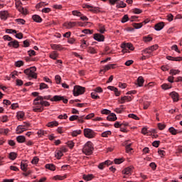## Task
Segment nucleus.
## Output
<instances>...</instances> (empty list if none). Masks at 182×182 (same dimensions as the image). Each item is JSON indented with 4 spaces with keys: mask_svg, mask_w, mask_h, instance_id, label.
I'll use <instances>...</instances> for the list:
<instances>
[{
    "mask_svg": "<svg viewBox=\"0 0 182 182\" xmlns=\"http://www.w3.org/2000/svg\"><path fill=\"white\" fill-rule=\"evenodd\" d=\"M4 41H8V46L9 48H14V49H18L19 48V42L16 40H14L12 37L6 35L3 36Z\"/></svg>",
    "mask_w": 182,
    "mask_h": 182,
    "instance_id": "1",
    "label": "nucleus"
},
{
    "mask_svg": "<svg viewBox=\"0 0 182 182\" xmlns=\"http://www.w3.org/2000/svg\"><path fill=\"white\" fill-rule=\"evenodd\" d=\"M36 67H31L24 70V73L27 77L31 80V79H38V74H36Z\"/></svg>",
    "mask_w": 182,
    "mask_h": 182,
    "instance_id": "2",
    "label": "nucleus"
},
{
    "mask_svg": "<svg viewBox=\"0 0 182 182\" xmlns=\"http://www.w3.org/2000/svg\"><path fill=\"white\" fill-rule=\"evenodd\" d=\"M93 143H92V141H87L84 147L82 149V152L84 153V154H85L86 156H90V154H92V153H93Z\"/></svg>",
    "mask_w": 182,
    "mask_h": 182,
    "instance_id": "3",
    "label": "nucleus"
},
{
    "mask_svg": "<svg viewBox=\"0 0 182 182\" xmlns=\"http://www.w3.org/2000/svg\"><path fill=\"white\" fill-rule=\"evenodd\" d=\"M86 91V88L85 87H82L80 85H75L74 86V89L73 91V96H80V95H83L85 92Z\"/></svg>",
    "mask_w": 182,
    "mask_h": 182,
    "instance_id": "4",
    "label": "nucleus"
},
{
    "mask_svg": "<svg viewBox=\"0 0 182 182\" xmlns=\"http://www.w3.org/2000/svg\"><path fill=\"white\" fill-rule=\"evenodd\" d=\"M109 5L114 6L116 5V7L119 8H126L127 4L126 3H124L122 0H108Z\"/></svg>",
    "mask_w": 182,
    "mask_h": 182,
    "instance_id": "5",
    "label": "nucleus"
},
{
    "mask_svg": "<svg viewBox=\"0 0 182 182\" xmlns=\"http://www.w3.org/2000/svg\"><path fill=\"white\" fill-rule=\"evenodd\" d=\"M15 2L16 8L18 9V12H21L23 15H26V14H28V10L22 7V2H21V0H15Z\"/></svg>",
    "mask_w": 182,
    "mask_h": 182,
    "instance_id": "6",
    "label": "nucleus"
},
{
    "mask_svg": "<svg viewBox=\"0 0 182 182\" xmlns=\"http://www.w3.org/2000/svg\"><path fill=\"white\" fill-rule=\"evenodd\" d=\"M84 136L87 139H93L96 136V133H95L93 129L86 128L84 129Z\"/></svg>",
    "mask_w": 182,
    "mask_h": 182,
    "instance_id": "7",
    "label": "nucleus"
},
{
    "mask_svg": "<svg viewBox=\"0 0 182 182\" xmlns=\"http://www.w3.org/2000/svg\"><path fill=\"white\" fill-rule=\"evenodd\" d=\"M26 130H28L27 127L21 124L17 127L16 132L17 134H22V133H23V132H26Z\"/></svg>",
    "mask_w": 182,
    "mask_h": 182,
    "instance_id": "8",
    "label": "nucleus"
},
{
    "mask_svg": "<svg viewBox=\"0 0 182 182\" xmlns=\"http://www.w3.org/2000/svg\"><path fill=\"white\" fill-rule=\"evenodd\" d=\"M132 96H124V97H122L121 99L119 100V103L121 105H124V103H126V102H132Z\"/></svg>",
    "mask_w": 182,
    "mask_h": 182,
    "instance_id": "9",
    "label": "nucleus"
},
{
    "mask_svg": "<svg viewBox=\"0 0 182 182\" xmlns=\"http://www.w3.org/2000/svg\"><path fill=\"white\" fill-rule=\"evenodd\" d=\"M114 64H108L107 65L104 66V69L100 70V73H102V72L105 73V72H107V70H110V69H114Z\"/></svg>",
    "mask_w": 182,
    "mask_h": 182,
    "instance_id": "10",
    "label": "nucleus"
},
{
    "mask_svg": "<svg viewBox=\"0 0 182 182\" xmlns=\"http://www.w3.org/2000/svg\"><path fill=\"white\" fill-rule=\"evenodd\" d=\"M94 39L97 42H105V36L102 34L96 33L94 35Z\"/></svg>",
    "mask_w": 182,
    "mask_h": 182,
    "instance_id": "11",
    "label": "nucleus"
},
{
    "mask_svg": "<svg viewBox=\"0 0 182 182\" xmlns=\"http://www.w3.org/2000/svg\"><path fill=\"white\" fill-rule=\"evenodd\" d=\"M63 26H65V28H66L67 29H72V28H75V26H76V22L75 21L67 22L63 24Z\"/></svg>",
    "mask_w": 182,
    "mask_h": 182,
    "instance_id": "12",
    "label": "nucleus"
},
{
    "mask_svg": "<svg viewBox=\"0 0 182 182\" xmlns=\"http://www.w3.org/2000/svg\"><path fill=\"white\" fill-rule=\"evenodd\" d=\"M20 166H21V170H22V171H28V161L26 160L21 161Z\"/></svg>",
    "mask_w": 182,
    "mask_h": 182,
    "instance_id": "13",
    "label": "nucleus"
},
{
    "mask_svg": "<svg viewBox=\"0 0 182 182\" xmlns=\"http://www.w3.org/2000/svg\"><path fill=\"white\" fill-rule=\"evenodd\" d=\"M8 16H9V14H8V11H0V18L3 21H6L8 19Z\"/></svg>",
    "mask_w": 182,
    "mask_h": 182,
    "instance_id": "14",
    "label": "nucleus"
},
{
    "mask_svg": "<svg viewBox=\"0 0 182 182\" xmlns=\"http://www.w3.org/2000/svg\"><path fill=\"white\" fill-rule=\"evenodd\" d=\"M38 105H42V96H38L34 99L33 105L38 106Z\"/></svg>",
    "mask_w": 182,
    "mask_h": 182,
    "instance_id": "15",
    "label": "nucleus"
},
{
    "mask_svg": "<svg viewBox=\"0 0 182 182\" xmlns=\"http://www.w3.org/2000/svg\"><path fill=\"white\" fill-rule=\"evenodd\" d=\"M121 48H127L129 50H134V46L130 43H124L121 45Z\"/></svg>",
    "mask_w": 182,
    "mask_h": 182,
    "instance_id": "16",
    "label": "nucleus"
},
{
    "mask_svg": "<svg viewBox=\"0 0 182 182\" xmlns=\"http://www.w3.org/2000/svg\"><path fill=\"white\" fill-rule=\"evenodd\" d=\"M43 110H44V108L43 107V105H33V112H41Z\"/></svg>",
    "mask_w": 182,
    "mask_h": 182,
    "instance_id": "17",
    "label": "nucleus"
},
{
    "mask_svg": "<svg viewBox=\"0 0 182 182\" xmlns=\"http://www.w3.org/2000/svg\"><path fill=\"white\" fill-rule=\"evenodd\" d=\"M171 97L173 99V102H178L179 95L176 91H173L170 93Z\"/></svg>",
    "mask_w": 182,
    "mask_h": 182,
    "instance_id": "18",
    "label": "nucleus"
},
{
    "mask_svg": "<svg viewBox=\"0 0 182 182\" xmlns=\"http://www.w3.org/2000/svg\"><path fill=\"white\" fill-rule=\"evenodd\" d=\"M125 144V149H126V153L130 154L132 153V150H133V149H132V147H130V146H132V143H129V141H126L124 142Z\"/></svg>",
    "mask_w": 182,
    "mask_h": 182,
    "instance_id": "19",
    "label": "nucleus"
},
{
    "mask_svg": "<svg viewBox=\"0 0 182 182\" xmlns=\"http://www.w3.org/2000/svg\"><path fill=\"white\" fill-rule=\"evenodd\" d=\"M166 59L168 60H173L174 62H181V60H182L181 57H173V56H170V55L166 56Z\"/></svg>",
    "mask_w": 182,
    "mask_h": 182,
    "instance_id": "20",
    "label": "nucleus"
},
{
    "mask_svg": "<svg viewBox=\"0 0 182 182\" xmlns=\"http://www.w3.org/2000/svg\"><path fill=\"white\" fill-rule=\"evenodd\" d=\"M107 89L109 90H112V92H114L115 96H120V91L117 87H114L113 86H108Z\"/></svg>",
    "mask_w": 182,
    "mask_h": 182,
    "instance_id": "21",
    "label": "nucleus"
},
{
    "mask_svg": "<svg viewBox=\"0 0 182 182\" xmlns=\"http://www.w3.org/2000/svg\"><path fill=\"white\" fill-rule=\"evenodd\" d=\"M107 119L109 120V122H114L117 120V117H116V114L111 113L107 116Z\"/></svg>",
    "mask_w": 182,
    "mask_h": 182,
    "instance_id": "22",
    "label": "nucleus"
},
{
    "mask_svg": "<svg viewBox=\"0 0 182 182\" xmlns=\"http://www.w3.org/2000/svg\"><path fill=\"white\" fill-rule=\"evenodd\" d=\"M132 171H133V168L129 166V167L125 168L122 171V173H123L125 176H129V174H132Z\"/></svg>",
    "mask_w": 182,
    "mask_h": 182,
    "instance_id": "23",
    "label": "nucleus"
},
{
    "mask_svg": "<svg viewBox=\"0 0 182 182\" xmlns=\"http://www.w3.org/2000/svg\"><path fill=\"white\" fill-rule=\"evenodd\" d=\"M51 48L53 50H63V48L60 44H51Z\"/></svg>",
    "mask_w": 182,
    "mask_h": 182,
    "instance_id": "24",
    "label": "nucleus"
},
{
    "mask_svg": "<svg viewBox=\"0 0 182 182\" xmlns=\"http://www.w3.org/2000/svg\"><path fill=\"white\" fill-rule=\"evenodd\" d=\"M63 99V96L55 95L50 98V102H60Z\"/></svg>",
    "mask_w": 182,
    "mask_h": 182,
    "instance_id": "25",
    "label": "nucleus"
},
{
    "mask_svg": "<svg viewBox=\"0 0 182 182\" xmlns=\"http://www.w3.org/2000/svg\"><path fill=\"white\" fill-rule=\"evenodd\" d=\"M164 28V22H159L157 24L155 25V31H161Z\"/></svg>",
    "mask_w": 182,
    "mask_h": 182,
    "instance_id": "26",
    "label": "nucleus"
},
{
    "mask_svg": "<svg viewBox=\"0 0 182 182\" xmlns=\"http://www.w3.org/2000/svg\"><path fill=\"white\" fill-rule=\"evenodd\" d=\"M32 19L34 21V22H37V23H41V22H42V18L39 15H33L32 16Z\"/></svg>",
    "mask_w": 182,
    "mask_h": 182,
    "instance_id": "27",
    "label": "nucleus"
},
{
    "mask_svg": "<svg viewBox=\"0 0 182 182\" xmlns=\"http://www.w3.org/2000/svg\"><path fill=\"white\" fill-rule=\"evenodd\" d=\"M59 126V122L58 121H52L47 124L48 127H56Z\"/></svg>",
    "mask_w": 182,
    "mask_h": 182,
    "instance_id": "28",
    "label": "nucleus"
},
{
    "mask_svg": "<svg viewBox=\"0 0 182 182\" xmlns=\"http://www.w3.org/2000/svg\"><path fill=\"white\" fill-rule=\"evenodd\" d=\"M144 84V79L143 77L140 76L137 79V85L139 87H141Z\"/></svg>",
    "mask_w": 182,
    "mask_h": 182,
    "instance_id": "29",
    "label": "nucleus"
},
{
    "mask_svg": "<svg viewBox=\"0 0 182 182\" xmlns=\"http://www.w3.org/2000/svg\"><path fill=\"white\" fill-rule=\"evenodd\" d=\"M26 140V138H25V136L20 135L16 137V141L18 143H25Z\"/></svg>",
    "mask_w": 182,
    "mask_h": 182,
    "instance_id": "30",
    "label": "nucleus"
},
{
    "mask_svg": "<svg viewBox=\"0 0 182 182\" xmlns=\"http://www.w3.org/2000/svg\"><path fill=\"white\" fill-rule=\"evenodd\" d=\"M16 117L18 120L23 119V117H25V112H23V111L18 112L16 114Z\"/></svg>",
    "mask_w": 182,
    "mask_h": 182,
    "instance_id": "31",
    "label": "nucleus"
},
{
    "mask_svg": "<svg viewBox=\"0 0 182 182\" xmlns=\"http://www.w3.org/2000/svg\"><path fill=\"white\" fill-rule=\"evenodd\" d=\"M79 134H82V130L80 129L74 130L71 132V136L73 137H77Z\"/></svg>",
    "mask_w": 182,
    "mask_h": 182,
    "instance_id": "32",
    "label": "nucleus"
},
{
    "mask_svg": "<svg viewBox=\"0 0 182 182\" xmlns=\"http://www.w3.org/2000/svg\"><path fill=\"white\" fill-rule=\"evenodd\" d=\"M16 157H18V154H16V152H11L9 154V159H10V160H15L16 159Z\"/></svg>",
    "mask_w": 182,
    "mask_h": 182,
    "instance_id": "33",
    "label": "nucleus"
},
{
    "mask_svg": "<svg viewBox=\"0 0 182 182\" xmlns=\"http://www.w3.org/2000/svg\"><path fill=\"white\" fill-rule=\"evenodd\" d=\"M88 46H89V43H87V41L85 40H81L80 48H82V49H86V48H87Z\"/></svg>",
    "mask_w": 182,
    "mask_h": 182,
    "instance_id": "34",
    "label": "nucleus"
},
{
    "mask_svg": "<svg viewBox=\"0 0 182 182\" xmlns=\"http://www.w3.org/2000/svg\"><path fill=\"white\" fill-rule=\"evenodd\" d=\"M63 156V152H62V151L58 150L55 152V156L58 160H60Z\"/></svg>",
    "mask_w": 182,
    "mask_h": 182,
    "instance_id": "35",
    "label": "nucleus"
},
{
    "mask_svg": "<svg viewBox=\"0 0 182 182\" xmlns=\"http://www.w3.org/2000/svg\"><path fill=\"white\" fill-rule=\"evenodd\" d=\"M141 55H146V56H149L151 55V51L150 50V49H149V48L143 50L141 51Z\"/></svg>",
    "mask_w": 182,
    "mask_h": 182,
    "instance_id": "36",
    "label": "nucleus"
},
{
    "mask_svg": "<svg viewBox=\"0 0 182 182\" xmlns=\"http://www.w3.org/2000/svg\"><path fill=\"white\" fill-rule=\"evenodd\" d=\"M93 178V174H88V175H84L83 179L85 180V181H90V180H92Z\"/></svg>",
    "mask_w": 182,
    "mask_h": 182,
    "instance_id": "37",
    "label": "nucleus"
},
{
    "mask_svg": "<svg viewBox=\"0 0 182 182\" xmlns=\"http://www.w3.org/2000/svg\"><path fill=\"white\" fill-rule=\"evenodd\" d=\"M58 52L53 51L50 54V59H53V60H55V59L58 58Z\"/></svg>",
    "mask_w": 182,
    "mask_h": 182,
    "instance_id": "38",
    "label": "nucleus"
},
{
    "mask_svg": "<svg viewBox=\"0 0 182 182\" xmlns=\"http://www.w3.org/2000/svg\"><path fill=\"white\" fill-rule=\"evenodd\" d=\"M46 168H48V170H50L51 171H55V170H56V167L53 164H46Z\"/></svg>",
    "mask_w": 182,
    "mask_h": 182,
    "instance_id": "39",
    "label": "nucleus"
},
{
    "mask_svg": "<svg viewBox=\"0 0 182 182\" xmlns=\"http://www.w3.org/2000/svg\"><path fill=\"white\" fill-rule=\"evenodd\" d=\"M66 176L56 175L53 177V180H65Z\"/></svg>",
    "mask_w": 182,
    "mask_h": 182,
    "instance_id": "40",
    "label": "nucleus"
},
{
    "mask_svg": "<svg viewBox=\"0 0 182 182\" xmlns=\"http://www.w3.org/2000/svg\"><path fill=\"white\" fill-rule=\"evenodd\" d=\"M149 49L150 50L151 53H153L154 50H157V49H159V46L158 45L151 46L149 47Z\"/></svg>",
    "mask_w": 182,
    "mask_h": 182,
    "instance_id": "41",
    "label": "nucleus"
},
{
    "mask_svg": "<svg viewBox=\"0 0 182 182\" xmlns=\"http://www.w3.org/2000/svg\"><path fill=\"white\" fill-rule=\"evenodd\" d=\"M88 53H91V55H95V53H97V52L96 51V49H95V48L89 47Z\"/></svg>",
    "mask_w": 182,
    "mask_h": 182,
    "instance_id": "42",
    "label": "nucleus"
},
{
    "mask_svg": "<svg viewBox=\"0 0 182 182\" xmlns=\"http://www.w3.org/2000/svg\"><path fill=\"white\" fill-rule=\"evenodd\" d=\"M178 73H180V70H179L171 69L170 70V75H172V76H174L176 75H178Z\"/></svg>",
    "mask_w": 182,
    "mask_h": 182,
    "instance_id": "43",
    "label": "nucleus"
},
{
    "mask_svg": "<svg viewBox=\"0 0 182 182\" xmlns=\"http://www.w3.org/2000/svg\"><path fill=\"white\" fill-rule=\"evenodd\" d=\"M110 134H112V132L105 131L102 133L101 136H102V137H108L109 136H110Z\"/></svg>",
    "mask_w": 182,
    "mask_h": 182,
    "instance_id": "44",
    "label": "nucleus"
},
{
    "mask_svg": "<svg viewBox=\"0 0 182 182\" xmlns=\"http://www.w3.org/2000/svg\"><path fill=\"white\" fill-rule=\"evenodd\" d=\"M132 12H133V14L139 15V14H141V12H143V10H141L140 9L135 8V9H132Z\"/></svg>",
    "mask_w": 182,
    "mask_h": 182,
    "instance_id": "45",
    "label": "nucleus"
},
{
    "mask_svg": "<svg viewBox=\"0 0 182 182\" xmlns=\"http://www.w3.org/2000/svg\"><path fill=\"white\" fill-rule=\"evenodd\" d=\"M56 132L59 134H62L65 133V129H63V127H58L56 129Z\"/></svg>",
    "mask_w": 182,
    "mask_h": 182,
    "instance_id": "46",
    "label": "nucleus"
},
{
    "mask_svg": "<svg viewBox=\"0 0 182 182\" xmlns=\"http://www.w3.org/2000/svg\"><path fill=\"white\" fill-rule=\"evenodd\" d=\"M115 164H122V163H123V161H124V159L123 158H120V159H115L114 160Z\"/></svg>",
    "mask_w": 182,
    "mask_h": 182,
    "instance_id": "47",
    "label": "nucleus"
},
{
    "mask_svg": "<svg viewBox=\"0 0 182 182\" xmlns=\"http://www.w3.org/2000/svg\"><path fill=\"white\" fill-rule=\"evenodd\" d=\"M161 88L164 90H167L168 89H171V85H168V84H163L161 85Z\"/></svg>",
    "mask_w": 182,
    "mask_h": 182,
    "instance_id": "48",
    "label": "nucleus"
},
{
    "mask_svg": "<svg viewBox=\"0 0 182 182\" xmlns=\"http://www.w3.org/2000/svg\"><path fill=\"white\" fill-rule=\"evenodd\" d=\"M133 26L135 29H140L143 26V23H135L133 24Z\"/></svg>",
    "mask_w": 182,
    "mask_h": 182,
    "instance_id": "49",
    "label": "nucleus"
},
{
    "mask_svg": "<svg viewBox=\"0 0 182 182\" xmlns=\"http://www.w3.org/2000/svg\"><path fill=\"white\" fill-rule=\"evenodd\" d=\"M128 117H130L131 119H134V120H140V118H139V117H137V115L134 114H129L128 115Z\"/></svg>",
    "mask_w": 182,
    "mask_h": 182,
    "instance_id": "50",
    "label": "nucleus"
},
{
    "mask_svg": "<svg viewBox=\"0 0 182 182\" xmlns=\"http://www.w3.org/2000/svg\"><path fill=\"white\" fill-rule=\"evenodd\" d=\"M171 48L172 50H175V52H177V53H181V51L178 50V47L177 46V45L172 46Z\"/></svg>",
    "mask_w": 182,
    "mask_h": 182,
    "instance_id": "51",
    "label": "nucleus"
},
{
    "mask_svg": "<svg viewBox=\"0 0 182 182\" xmlns=\"http://www.w3.org/2000/svg\"><path fill=\"white\" fill-rule=\"evenodd\" d=\"M14 65L16 68H21V66H23V61L22 60L16 61Z\"/></svg>",
    "mask_w": 182,
    "mask_h": 182,
    "instance_id": "52",
    "label": "nucleus"
},
{
    "mask_svg": "<svg viewBox=\"0 0 182 182\" xmlns=\"http://www.w3.org/2000/svg\"><path fill=\"white\" fill-rule=\"evenodd\" d=\"M143 41L144 42H151V41H153V38H151V36H144L143 38Z\"/></svg>",
    "mask_w": 182,
    "mask_h": 182,
    "instance_id": "53",
    "label": "nucleus"
},
{
    "mask_svg": "<svg viewBox=\"0 0 182 182\" xmlns=\"http://www.w3.org/2000/svg\"><path fill=\"white\" fill-rule=\"evenodd\" d=\"M48 87H49L46 83L41 82L40 84V90H43V89H48Z\"/></svg>",
    "mask_w": 182,
    "mask_h": 182,
    "instance_id": "54",
    "label": "nucleus"
},
{
    "mask_svg": "<svg viewBox=\"0 0 182 182\" xmlns=\"http://www.w3.org/2000/svg\"><path fill=\"white\" fill-rule=\"evenodd\" d=\"M169 133H171L173 135L177 134V130L174 127H171L168 129Z\"/></svg>",
    "mask_w": 182,
    "mask_h": 182,
    "instance_id": "55",
    "label": "nucleus"
},
{
    "mask_svg": "<svg viewBox=\"0 0 182 182\" xmlns=\"http://www.w3.org/2000/svg\"><path fill=\"white\" fill-rule=\"evenodd\" d=\"M58 119H60V120H66V119H68V114H60L58 117Z\"/></svg>",
    "mask_w": 182,
    "mask_h": 182,
    "instance_id": "56",
    "label": "nucleus"
},
{
    "mask_svg": "<svg viewBox=\"0 0 182 182\" xmlns=\"http://www.w3.org/2000/svg\"><path fill=\"white\" fill-rule=\"evenodd\" d=\"M72 14L74 16H82V13L77 10H74L72 11Z\"/></svg>",
    "mask_w": 182,
    "mask_h": 182,
    "instance_id": "57",
    "label": "nucleus"
},
{
    "mask_svg": "<svg viewBox=\"0 0 182 182\" xmlns=\"http://www.w3.org/2000/svg\"><path fill=\"white\" fill-rule=\"evenodd\" d=\"M88 10L90 11V12H92L93 14H96V12H97V8L93 6H90V8L88 9Z\"/></svg>",
    "mask_w": 182,
    "mask_h": 182,
    "instance_id": "58",
    "label": "nucleus"
},
{
    "mask_svg": "<svg viewBox=\"0 0 182 182\" xmlns=\"http://www.w3.org/2000/svg\"><path fill=\"white\" fill-rule=\"evenodd\" d=\"M38 163H39V158L37 156L33 157L31 161V164H38Z\"/></svg>",
    "mask_w": 182,
    "mask_h": 182,
    "instance_id": "59",
    "label": "nucleus"
},
{
    "mask_svg": "<svg viewBox=\"0 0 182 182\" xmlns=\"http://www.w3.org/2000/svg\"><path fill=\"white\" fill-rule=\"evenodd\" d=\"M55 82H56L57 85H60V80H62V78L60 77L59 75H57L55 77Z\"/></svg>",
    "mask_w": 182,
    "mask_h": 182,
    "instance_id": "60",
    "label": "nucleus"
},
{
    "mask_svg": "<svg viewBox=\"0 0 182 182\" xmlns=\"http://www.w3.org/2000/svg\"><path fill=\"white\" fill-rule=\"evenodd\" d=\"M67 144L68 147H70V149H73V147H75V142H73V141H68L67 142Z\"/></svg>",
    "mask_w": 182,
    "mask_h": 182,
    "instance_id": "61",
    "label": "nucleus"
},
{
    "mask_svg": "<svg viewBox=\"0 0 182 182\" xmlns=\"http://www.w3.org/2000/svg\"><path fill=\"white\" fill-rule=\"evenodd\" d=\"M158 128L159 129V130H164L166 129V124H165L159 123L158 124Z\"/></svg>",
    "mask_w": 182,
    "mask_h": 182,
    "instance_id": "62",
    "label": "nucleus"
},
{
    "mask_svg": "<svg viewBox=\"0 0 182 182\" xmlns=\"http://www.w3.org/2000/svg\"><path fill=\"white\" fill-rule=\"evenodd\" d=\"M91 97L92 99H100V97L96 92H92L91 93Z\"/></svg>",
    "mask_w": 182,
    "mask_h": 182,
    "instance_id": "63",
    "label": "nucleus"
},
{
    "mask_svg": "<svg viewBox=\"0 0 182 182\" xmlns=\"http://www.w3.org/2000/svg\"><path fill=\"white\" fill-rule=\"evenodd\" d=\"M99 29H100L99 31L100 33H105V32L106 31V28H105V26H100Z\"/></svg>",
    "mask_w": 182,
    "mask_h": 182,
    "instance_id": "64",
    "label": "nucleus"
}]
</instances>
